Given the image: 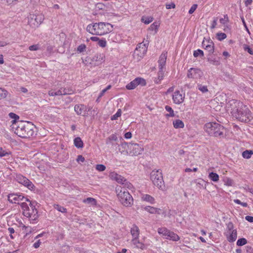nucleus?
<instances>
[{
    "label": "nucleus",
    "mask_w": 253,
    "mask_h": 253,
    "mask_svg": "<svg viewBox=\"0 0 253 253\" xmlns=\"http://www.w3.org/2000/svg\"><path fill=\"white\" fill-rule=\"evenodd\" d=\"M8 115L13 119L11 121V129L18 136L27 138L36 135V126L33 123L19 121V117L14 113H10Z\"/></svg>",
    "instance_id": "f257e3e1"
},
{
    "label": "nucleus",
    "mask_w": 253,
    "mask_h": 253,
    "mask_svg": "<svg viewBox=\"0 0 253 253\" xmlns=\"http://www.w3.org/2000/svg\"><path fill=\"white\" fill-rule=\"evenodd\" d=\"M232 116L241 122H249L253 118L252 113L248 107L237 101H233L232 103Z\"/></svg>",
    "instance_id": "f03ea898"
},
{
    "label": "nucleus",
    "mask_w": 253,
    "mask_h": 253,
    "mask_svg": "<svg viewBox=\"0 0 253 253\" xmlns=\"http://www.w3.org/2000/svg\"><path fill=\"white\" fill-rule=\"evenodd\" d=\"M25 200L30 202V206L25 202L22 203L21 207L23 210V214L30 219L31 223H35L39 218L38 211L27 198H25Z\"/></svg>",
    "instance_id": "7ed1b4c3"
},
{
    "label": "nucleus",
    "mask_w": 253,
    "mask_h": 253,
    "mask_svg": "<svg viewBox=\"0 0 253 253\" xmlns=\"http://www.w3.org/2000/svg\"><path fill=\"white\" fill-rule=\"evenodd\" d=\"M116 194L119 202L125 207H128L133 205V199L128 191L121 186L116 189Z\"/></svg>",
    "instance_id": "20e7f679"
},
{
    "label": "nucleus",
    "mask_w": 253,
    "mask_h": 253,
    "mask_svg": "<svg viewBox=\"0 0 253 253\" xmlns=\"http://www.w3.org/2000/svg\"><path fill=\"white\" fill-rule=\"evenodd\" d=\"M204 130L209 135L218 137L223 135L225 128L216 122H209L205 125Z\"/></svg>",
    "instance_id": "39448f33"
},
{
    "label": "nucleus",
    "mask_w": 253,
    "mask_h": 253,
    "mask_svg": "<svg viewBox=\"0 0 253 253\" xmlns=\"http://www.w3.org/2000/svg\"><path fill=\"white\" fill-rule=\"evenodd\" d=\"M150 179L154 185L161 189L164 185L162 171L161 169L153 170L150 173Z\"/></svg>",
    "instance_id": "423d86ee"
},
{
    "label": "nucleus",
    "mask_w": 253,
    "mask_h": 253,
    "mask_svg": "<svg viewBox=\"0 0 253 253\" xmlns=\"http://www.w3.org/2000/svg\"><path fill=\"white\" fill-rule=\"evenodd\" d=\"M158 233L167 240L177 241L180 239V237L177 234L170 231L165 227L159 228L158 229Z\"/></svg>",
    "instance_id": "0eeeda50"
},
{
    "label": "nucleus",
    "mask_w": 253,
    "mask_h": 253,
    "mask_svg": "<svg viewBox=\"0 0 253 253\" xmlns=\"http://www.w3.org/2000/svg\"><path fill=\"white\" fill-rule=\"evenodd\" d=\"M227 241L229 242H233L236 241L237 238V232L236 229H234V225L232 222L227 224L226 228L224 233Z\"/></svg>",
    "instance_id": "6e6552de"
},
{
    "label": "nucleus",
    "mask_w": 253,
    "mask_h": 253,
    "mask_svg": "<svg viewBox=\"0 0 253 253\" xmlns=\"http://www.w3.org/2000/svg\"><path fill=\"white\" fill-rule=\"evenodd\" d=\"M147 44L142 42L137 45L133 53V58L135 60L139 61L145 56L147 50Z\"/></svg>",
    "instance_id": "1a4fd4ad"
},
{
    "label": "nucleus",
    "mask_w": 253,
    "mask_h": 253,
    "mask_svg": "<svg viewBox=\"0 0 253 253\" xmlns=\"http://www.w3.org/2000/svg\"><path fill=\"white\" fill-rule=\"evenodd\" d=\"M44 16L42 14H35L30 13L28 16V23L33 28L38 27L43 21Z\"/></svg>",
    "instance_id": "9d476101"
},
{
    "label": "nucleus",
    "mask_w": 253,
    "mask_h": 253,
    "mask_svg": "<svg viewBox=\"0 0 253 253\" xmlns=\"http://www.w3.org/2000/svg\"><path fill=\"white\" fill-rule=\"evenodd\" d=\"M128 155L136 156L140 155L144 150L143 145L137 143H129Z\"/></svg>",
    "instance_id": "9b49d317"
},
{
    "label": "nucleus",
    "mask_w": 253,
    "mask_h": 253,
    "mask_svg": "<svg viewBox=\"0 0 253 253\" xmlns=\"http://www.w3.org/2000/svg\"><path fill=\"white\" fill-rule=\"evenodd\" d=\"M203 76V73L202 70L195 68H191L189 69L187 74L188 78L193 79L195 81L201 79Z\"/></svg>",
    "instance_id": "f8f14e48"
},
{
    "label": "nucleus",
    "mask_w": 253,
    "mask_h": 253,
    "mask_svg": "<svg viewBox=\"0 0 253 253\" xmlns=\"http://www.w3.org/2000/svg\"><path fill=\"white\" fill-rule=\"evenodd\" d=\"M146 84L145 80L141 78H136L129 84L126 85V87L128 90L133 89L138 85L145 86Z\"/></svg>",
    "instance_id": "ddd939ff"
},
{
    "label": "nucleus",
    "mask_w": 253,
    "mask_h": 253,
    "mask_svg": "<svg viewBox=\"0 0 253 253\" xmlns=\"http://www.w3.org/2000/svg\"><path fill=\"white\" fill-rule=\"evenodd\" d=\"M202 47L205 50H207L210 54L214 52V46L212 41L209 37L204 38L202 42Z\"/></svg>",
    "instance_id": "4468645a"
},
{
    "label": "nucleus",
    "mask_w": 253,
    "mask_h": 253,
    "mask_svg": "<svg viewBox=\"0 0 253 253\" xmlns=\"http://www.w3.org/2000/svg\"><path fill=\"white\" fill-rule=\"evenodd\" d=\"M185 93L182 91L176 90L172 94V100L175 104H180L184 102Z\"/></svg>",
    "instance_id": "2eb2a0df"
},
{
    "label": "nucleus",
    "mask_w": 253,
    "mask_h": 253,
    "mask_svg": "<svg viewBox=\"0 0 253 253\" xmlns=\"http://www.w3.org/2000/svg\"><path fill=\"white\" fill-rule=\"evenodd\" d=\"M92 26L94 31L103 30L104 32H107L106 30H108L109 32H112L113 30V26L109 23H94L92 24Z\"/></svg>",
    "instance_id": "dca6fc26"
},
{
    "label": "nucleus",
    "mask_w": 253,
    "mask_h": 253,
    "mask_svg": "<svg viewBox=\"0 0 253 253\" xmlns=\"http://www.w3.org/2000/svg\"><path fill=\"white\" fill-rule=\"evenodd\" d=\"M16 179L19 183L26 186L29 189H33L34 187V185L32 182L22 175L17 174L16 176Z\"/></svg>",
    "instance_id": "f3484780"
},
{
    "label": "nucleus",
    "mask_w": 253,
    "mask_h": 253,
    "mask_svg": "<svg viewBox=\"0 0 253 253\" xmlns=\"http://www.w3.org/2000/svg\"><path fill=\"white\" fill-rule=\"evenodd\" d=\"M220 27L225 31L231 30V23L229 22L227 14L223 15V17L219 18Z\"/></svg>",
    "instance_id": "a211bd4d"
},
{
    "label": "nucleus",
    "mask_w": 253,
    "mask_h": 253,
    "mask_svg": "<svg viewBox=\"0 0 253 253\" xmlns=\"http://www.w3.org/2000/svg\"><path fill=\"white\" fill-rule=\"evenodd\" d=\"M24 199V197L21 194L12 193L8 195V201L13 204H19Z\"/></svg>",
    "instance_id": "6ab92c4d"
},
{
    "label": "nucleus",
    "mask_w": 253,
    "mask_h": 253,
    "mask_svg": "<svg viewBox=\"0 0 253 253\" xmlns=\"http://www.w3.org/2000/svg\"><path fill=\"white\" fill-rule=\"evenodd\" d=\"M74 110L78 115L83 116H85L87 112L86 106L83 104L76 105Z\"/></svg>",
    "instance_id": "aec40b11"
},
{
    "label": "nucleus",
    "mask_w": 253,
    "mask_h": 253,
    "mask_svg": "<svg viewBox=\"0 0 253 253\" xmlns=\"http://www.w3.org/2000/svg\"><path fill=\"white\" fill-rule=\"evenodd\" d=\"M109 177L112 180H115L120 184H125V182L126 181V179L123 176L115 172H110Z\"/></svg>",
    "instance_id": "412c9836"
},
{
    "label": "nucleus",
    "mask_w": 253,
    "mask_h": 253,
    "mask_svg": "<svg viewBox=\"0 0 253 253\" xmlns=\"http://www.w3.org/2000/svg\"><path fill=\"white\" fill-rule=\"evenodd\" d=\"M129 143L124 142L119 145V151L124 155H128Z\"/></svg>",
    "instance_id": "4be33fe9"
},
{
    "label": "nucleus",
    "mask_w": 253,
    "mask_h": 253,
    "mask_svg": "<svg viewBox=\"0 0 253 253\" xmlns=\"http://www.w3.org/2000/svg\"><path fill=\"white\" fill-rule=\"evenodd\" d=\"M69 93L67 91V90L65 88L61 87L57 91L51 89L48 91V94L49 96H60L62 95H65Z\"/></svg>",
    "instance_id": "5701e85b"
},
{
    "label": "nucleus",
    "mask_w": 253,
    "mask_h": 253,
    "mask_svg": "<svg viewBox=\"0 0 253 253\" xmlns=\"http://www.w3.org/2000/svg\"><path fill=\"white\" fill-rule=\"evenodd\" d=\"M167 57V53L163 52L161 54L158 61L159 68H164L166 65Z\"/></svg>",
    "instance_id": "b1692460"
},
{
    "label": "nucleus",
    "mask_w": 253,
    "mask_h": 253,
    "mask_svg": "<svg viewBox=\"0 0 253 253\" xmlns=\"http://www.w3.org/2000/svg\"><path fill=\"white\" fill-rule=\"evenodd\" d=\"M130 234L133 238L139 237L140 230L139 227L135 224H133L130 228Z\"/></svg>",
    "instance_id": "393cba45"
},
{
    "label": "nucleus",
    "mask_w": 253,
    "mask_h": 253,
    "mask_svg": "<svg viewBox=\"0 0 253 253\" xmlns=\"http://www.w3.org/2000/svg\"><path fill=\"white\" fill-rule=\"evenodd\" d=\"M131 242L138 249L143 250L146 248L145 245L139 241V237L132 238Z\"/></svg>",
    "instance_id": "a878e982"
},
{
    "label": "nucleus",
    "mask_w": 253,
    "mask_h": 253,
    "mask_svg": "<svg viewBox=\"0 0 253 253\" xmlns=\"http://www.w3.org/2000/svg\"><path fill=\"white\" fill-rule=\"evenodd\" d=\"M144 210L151 214H160L161 212V209L151 206H146L144 208Z\"/></svg>",
    "instance_id": "bb28decb"
},
{
    "label": "nucleus",
    "mask_w": 253,
    "mask_h": 253,
    "mask_svg": "<svg viewBox=\"0 0 253 253\" xmlns=\"http://www.w3.org/2000/svg\"><path fill=\"white\" fill-rule=\"evenodd\" d=\"M141 200L143 201L147 202L151 204H153L155 203V199L152 196L148 194L142 195Z\"/></svg>",
    "instance_id": "cd10ccee"
},
{
    "label": "nucleus",
    "mask_w": 253,
    "mask_h": 253,
    "mask_svg": "<svg viewBox=\"0 0 253 253\" xmlns=\"http://www.w3.org/2000/svg\"><path fill=\"white\" fill-rule=\"evenodd\" d=\"M172 125L175 129L183 128L184 127L183 122L180 119H175L173 121Z\"/></svg>",
    "instance_id": "c85d7f7f"
},
{
    "label": "nucleus",
    "mask_w": 253,
    "mask_h": 253,
    "mask_svg": "<svg viewBox=\"0 0 253 253\" xmlns=\"http://www.w3.org/2000/svg\"><path fill=\"white\" fill-rule=\"evenodd\" d=\"M159 70L158 73V79L155 82L157 84H159L163 79L164 77V68H159Z\"/></svg>",
    "instance_id": "c756f323"
},
{
    "label": "nucleus",
    "mask_w": 253,
    "mask_h": 253,
    "mask_svg": "<svg viewBox=\"0 0 253 253\" xmlns=\"http://www.w3.org/2000/svg\"><path fill=\"white\" fill-rule=\"evenodd\" d=\"M74 144L78 148H82L84 146V143L81 138L79 137H77L74 139Z\"/></svg>",
    "instance_id": "7c9ffc66"
},
{
    "label": "nucleus",
    "mask_w": 253,
    "mask_h": 253,
    "mask_svg": "<svg viewBox=\"0 0 253 253\" xmlns=\"http://www.w3.org/2000/svg\"><path fill=\"white\" fill-rule=\"evenodd\" d=\"M83 203L87 204H90L92 206H96L97 205V201L95 199L91 197L87 198L83 201Z\"/></svg>",
    "instance_id": "2f4dec72"
},
{
    "label": "nucleus",
    "mask_w": 253,
    "mask_h": 253,
    "mask_svg": "<svg viewBox=\"0 0 253 253\" xmlns=\"http://www.w3.org/2000/svg\"><path fill=\"white\" fill-rule=\"evenodd\" d=\"M165 109L167 111L169 112V114H167L166 115V117L167 118L173 117L175 116L174 111L171 107H170L169 106H168V105H166L165 106Z\"/></svg>",
    "instance_id": "473e14b6"
},
{
    "label": "nucleus",
    "mask_w": 253,
    "mask_h": 253,
    "mask_svg": "<svg viewBox=\"0 0 253 253\" xmlns=\"http://www.w3.org/2000/svg\"><path fill=\"white\" fill-rule=\"evenodd\" d=\"M154 18L152 16H143L141 17V21L145 24H148L153 21Z\"/></svg>",
    "instance_id": "72a5a7b5"
},
{
    "label": "nucleus",
    "mask_w": 253,
    "mask_h": 253,
    "mask_svg": "<svg viewBox=\"0 0 253 253\" xmlns=\"http://www.w3.org/2000/svg\"><path fill=\"white\" fill-rule=\"evenodd\" d=\"M209 178L214 182H217L219 180V175L215 172H211L209 174Z\"/></svg>",
    "instance_id": "f704fd0d"
},
{
    "label": "nucleus",
    "mask_w": 253,
    "mask_h": 253,
    "mask_svg": "<svg viewBox=\"0 0 253 253\" xmlns=\"http://www.w3.org/2000/svg\"><path fill=\"white\" fill-rule=\"evenodd\" d=\"M11 152L8 150H5L0 147V157L8 156L11 155Z\"/></svg>",
    "instance_id": "c9c22d12"
},
{
    "label": "nucleus",
    "mask_w": 253,
    "mask_h": 253,
    "mask_svg": "<svg viewBox=\"0 0 253 253\" xmlns=\"http://www.w3.org/2000/svg\"><path fill=\"white\" fill-rule=\"evenodd\" d=\"M8 94V92L4 88L0 86V100L5 98Z\"/></svg>",
    "instance_id": "e433bc0d"
},
{
    "label": "nucleus",
    "mask_w": 253,
    "mask_h": 253,
    "mask_svg": "<svg viewBox=\"0 0 253 253\" xmlns=\"http://www.w3.org/2000/svg\"><path fill=\"white\" fill-rule=\"evenodd\" d=\"M253 154L252 150H246L242 153V156L245 159H250Z\"/></svg>",
    "instance_id": "4c0bfd02"
},
{
    "label": "nucleus",
    "mask_w": 253,
    "mask_h": 253,
    "mask_svg": "<svg viewBox=\"0 0 253 253\" xmlns=\"http://www.w3.org/2000/svg\"><path fill=\"white\" fill-rule=\"evenodd\" d=\"M121 115L122 110L121 109H119L118 110L117 112L111 117V120L112 121L116 120L118 119L119 117H121Z\"/></svg>",
    "instance_id": "58836bf2"
},
{
    "label": "nucleus",
    "mask_w": 253,
    "mask_h": 253,
    "mask_svg": "<svg viewBox=\"0 0 253 253\" xmlns=\"http://www.w3.org/2000/svg\"><path fill=\"white\" fill-rule=\"evenodd\" d=\"M54 207L55 209H56L57 211H58L60 212H61L62 213L67 212L66 209L59 205H54Z\"/></svg>",
    "instance_id": "ea45409f"
},
{
    "label": "nucleus",
    "mask_w": 253,
    "mask_h": 253,
    "mask_svg": "<svg viewBox=\"0 0 253 253\" xmlns=\"http://www.w3.org/2000/svg\"><path fill=\"white\" fill-rule=\"evenodd\" d=\"M160 26V23L159 22H154L150 26L149 29L152 31H156L158 29V27Z\"/></svg>",
    "instance_id": "a19ab883"
},
{
    "label": "nucleus",
    "mask_w": 253,
    "mask_h": 253,
    "mask_svg": "<svg viewBox=\"0 0 253 253\" xmlns=\"http://www.w3.org/2000/svg\"><path fill=\"white\" fill-rule=\"evenodd\" d=\"M198 88L203 93L207 92L208 91V87L206 85H203L201 84H198Z\"/></svg>",
    "instance_id": "79ce46f5"
},
{
    "label": "nucleus",
    "mask_w": 253,
    "mask_h": 253,
    "mask_svg": "<svg viewBox=\"0 0 253 253\" xmlns=\"http://www.w3.org/2000/svg\"><path fill=\"white\" fill-rule=\"evenodd\" d=\"M216 38L219 41H222L226 38V35L224 33H217L216 34Z\"/></svg>",
    "instance_id": "37998d69"
},
{
    "label": "nucleus",
    "mask_w": 253,
    "mask_h": 253,
    "mask_svg": "<svg viewBox=\"0 0 253 253\" xmlns=\"http://www.w3.org/2000/svg\"><path fill=\"white\" fill-rule=\"evenodd\" d=\"M247 243V240L245 238L239 239L237 242V245L239 246H243Z\"/></svg>",
    "instance_id": "c03bdc74"
},
{
    "label": "nucleus",
    "mask_w": 253,
    "mask_h": 253,
    "mask_svg": "<svg viewBox=\"0 0 253 253\" xmlns=\"http://www.w3.org/2000/svg\"><path fill=\"white\" fill-rule=\"evenodd\" d=\"M200 55L202 56H204V52L203 50L199 49L194 51L193 55L194 57H197Z\"/></svg>",
    "instance_id": "a18cd8bd"
},
{
    "label": "nucleus",
    "mask_w": 253,
    "mask_h": 253,
    "mask_svg": "<svg viewBox=\"0 0 253 253\" xmlns=\"http://www.w3.org/2000/svg\"><path fill=\"white\" fill-rule=\"evenodd\" d=\"M96 169L99 171H103L106 169V167L102 164H98L96 166Z\"/></svg>",
    "instance_id": "49530a36"
},
{
    "label": "nucleus",
    "mask_w": 253,
    "mask_h": 253,
    "mask_svg": "<svg viewBox=\"0 0 253 253\" xmlns=\"http://www.w3.org/2000/svg\"><path fill=\"white\" fill-rule=\"evenodd\" d=\"M8 232L10 234V237L11 239H14V236L13 235V234L15 233V230L12 227H9L8 228Z\"/></svg>",
    "instance_id": "de8ad7c7"
},
{
    "label": "nucleus",
    "mask_w": 253,
    "mask_h": 253,
    "mask_svg": "<svg viewBox=\"0 0 253 253\" xmlns=\"http://www.w3.org/2000/svg\"><path fill=\"white\" fill-rule=\"evenodd\" d=\"M85 48H86L85 45L84 44H82L78 47L77 50L79 52H83L84 51Z\"/></svg>",
    "instance_id": "09e8293b"
},
{
    "label": "nucleus",
    "mask_w": 253,
    "mask_h": 253,
    "mask_svg": "<svg viewBox=\"0 0 253 253\" xmlns=\"http://www.w3.org/2000/svg\"><path fill=\"white\" fill-rule=\"evenodd\" d=\"M100 47H104L106 46V41L105 40H99L98 42Z\"/></svg>",
    "instance_id": "8fccbe9b"
},
{
    "label": "nucleus",
    "mask_w": 253,
    "mask_h": 253,
    "mask_svg": "<svg viewBox=\"0 0 253 253\" xmlns=\"http://www.w3.org/2000/svg\"><path fill=\"white\" fill-rule=\"evenodd\" d=\"M197 6L198 5L196 4H194L193 5H192V6H191V7L190 8L188 11L189 13L192 14L195 11V10L197 8Z\"/></svg>",
    "instance_id": "3c124183"
},
{
    "label": "nucleus",
    "mask_w": 253,
    "mask_h": 253,
    "mask_svg": "<svg viewBox=\"0 0 253 253\" xmlns=\"http://www.w3.org/2000/svg\"><path fill=\"white\" fill-rule=\"evenodd\" d=\"M39 45L38 44L33 45L29 46V49L31 51H35L39 49Z\"/></svg>",
    "instance_id": "603ef678"
},
{
    "label": "nucleus",
    "mask_w": 253,
    "mask_h": 253,
    "mask_svg": "<svg viewBox=\"0 0 253 253\" xmlns=\"http://www.w3.org/2000/svg\"><path fill=\"white\" fill-rule=\"evenodd\" d=\"M217 21H218V18L217 17H214L213 18V20L212 21V24H211V28L212 29L214 28V27H215V26L217 25Z\"/></svg>",
    "instance_id": "864d4df0"
},
{
    "label": "nucleus",
    "mask_w": 253,
    "mask_h": 253,
    "mask_svg": "<svg viewBox=\"0 0 253 253\" xmlns=\"http://www.w3.org/2000/svg\"><path fill=\"white\" fill-rule=\"evenodd\" d=\"M166 7L167 9L174 8L175 7V5L174 3L171 2V3L166 4Z\"/></svg>",
    "instance_id": "5fc2aeb1"
},
{
    "label": "nucleus",
    "mask_w": 253,
    "mask_h": 253,
    "mask_svg": "<svg viewBox=\"0 0 253 253\" xmlns=\"http://www.w3.org/2000/svg\"><path fill=\"white\" fill-rule=\"evenodd\" d=\"M245 50L247 51L251 55L253 54V51L249 46H246L244 47Z\"/></svg>",
    "instance_id": "6e6d98bb"
},
{
    "label": "nucleus",
    "mask_w": 253,
    "mask_h": 253,
    "mask_svg": "<svg viewBox=\"0 0 253 253\" xmlns=\"http://www.w3.org/2000/svg\"><path fill=\"white\" fill-rule=\"evenodd\" d=\"M41 242L40 241V240H38L37 242H36L34 244H33V247L35 248V249H37L41 245Z\"/></svg>",
    "instance_id": "4d7b16f0"
},
{
    "label": "nucleus",
    "mask_w": 253,
    "mask_h": 253,
    "mask_svg": "<svg viewBox=\"0 0 253 253\" xmlns=\"http://www.w3.org/2000/svg\"><path fill=\"white\" fill-rule=\"evenodd\" d=\"M226 185L228 186H232L233 184V181L231 179L229 178H226V181H225Z\"/></svg>",
    "instance_id": "13d9d810"
},
{
    "label": "nucleus",
    "mask_w": 253,
    "mask_h": 253,
    "mask_svg": "<svg viewBox=\"0 0 253 253\" xmlns=\"http://www.w3.org/2000/svg\"><path fill=\"white\" fill-rule=\"evenodd\" d=\"M124 137L126 139H130L132 137V134L130 132H126L124 135Z\"/></svg>",
    "instance_id": "bf43d9fd"
},
{
    "label": "nucleus",
    "mask_w": 253,
    "mask_h": 253,
    "mask_svg": "<svg viewBox=\"0 0 253 253\" xmlns=\"http://www.w3.org/2000/svg\"><path fill=\"white\" fill-rule=\"evenodd\" d=\"M108 139L110 140L116 141L117 140V137L115 134H112L109 137Z\"/></svg>",
    "instance_id": "052dcab7"
},
{
    "label": "nucleus",
    "mask_w": 253,
    "mask_h": 253,
    "mask_svg": "<svg viewBox=\"0 0 253 253\" xmlns=\"http://www.w3.org/2000/svg\"><path fill=\"white\" fill-rule=\"evenodd\" d=\"M77 161L78 162H84V158L82 155H79L77 157Z\"/></svg>",
    "instance_id": "680f3d73"
},
{
    "label": "nucleus",
    "mask_w": 253,
    "mask_h": 253,
    "mask_svg": "<svg viewBox=\"0 0 253 253\" xmlns=\"http://www.w3.org/2000/svg\"><path fill=\"white\" fill-rule=\"evenodd\" d=\"M93 30V26H92V24H89L87 26V27H86L87 32H90Z\"/></svg>",
    "instance_id": "e2e57ef3"
},
{
    "label": "nucleus",
    "mask_w": 253,
    "mask_h": 253,
    "mask_svg": "<svg viewBox=\"0 0 253 253\" xmlns=\"http://www.w3.org/2000/svg\"><path fill=\"white\" fill-rule=\"evenodd\" d=\"M124 184L128 189H130L132 187V184L130 182H127L126 180V182H125Z\"/></svg>",
    "instance_id": "0e129e2a"
},
{
    "label": "nucleus",
    "mask_w": 253,
    "mask_h": 253,
    "mask_svg": "<svg viewBox=\"0 0 253 253\" xmlns=\"http://www.w3.org/2000/svg\"><path fill=\"white\" fill-rule=\"evenodd\" d=\"M245 218L248 221L253 222V216L248 215L246 216Z\"/></svg>",
    "instance_id": "69168bd1"
},
{
    "label": "nucleus",
    "mask_w": 253,
    "mask_h": 253,
    "mask_svg": "<svg viewBox=\"0 0 253 253\" xmlns=\"http://www.w3.org/2000/svg\"><path fill=\"white\" fill-rule=\"evenodd\" d=\"M253 2V0H246L245 1V4L246 6H248L249 5L251 4Z\"/></svg>",
    "instance_id": "338daca9"
},
{
    "label": "nucleus",
    "mask_w": 253,
    "mask_h": 253,
    "mask_svg": "<svg viewBox=\"0 0 253 253\" xmlns=\"http://www.w3.org/2000/svg\"><path fill=\"white\" fill-rule=\"evenodd\" d=\"M90 40L94 42H98L100 40L97 37H92L90 38Z\"/></svg>",
    "instance_id": "774afa93"
}]
</instances>
